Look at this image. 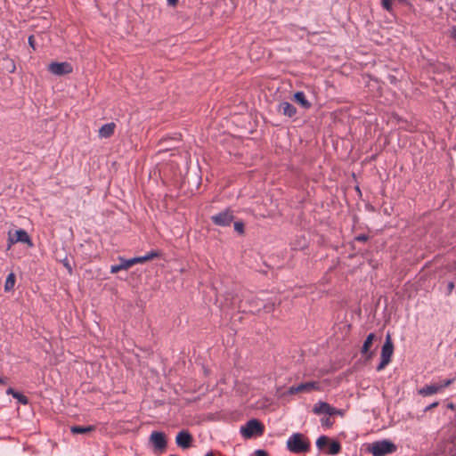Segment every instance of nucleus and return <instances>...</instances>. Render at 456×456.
<instances>
[{
	"label": "nucleus",
	"instance_id": "f257e3e1",
	"mask_svg": "<svg viewBox=\"0 0 456 456\" xmlns=\"http://www.w3.org/2000/svg\"><path fill=\"white\" fill-rule=\"evenodd\" d=\"M287 448L293 453L305 452L310 448V443L301 433H294L287 440Z\"/></svg>",
	"mask_w": 456,
	"mask_h": 456
},
{
	"label": "nucleus",
	"instance_id": "f03ea898",
	"mask_svg": "<svg viewBox=\"0 0 456 456\" xmlns=\"http://www.w3.org/2000/svg\"><path fill=\"white\" fill-rule=\"evenodd\" d=\"M396 446L388 440L377 441L371 444L369 452L373 456H385L395 452Z\"/></svg>",
	"mask_w": 456,
	"mask_h": 456
},
{
	"label": "nucleus",
	"instance_id": "7ed1b4c3",
	"mask_svg": "<svg viewBox=\"0 0 456 456\" xmlns=\"http://www.w3.org/2000/svg\"><path fill=\"white\" fill-rule=\"evenodd\" d=\"M21 242L27 244L29 248L33 247V242L28 236V232L23 229L16 230L14 232L12 231L8 232V243L7 250L15 243Z\"/></svg>",
	"mask_w": 456,
	"mask_h": 456
},
{
	"label": "nucleus",
	"instance_id": "20e7f679",
	"mask_svg": "<svg viewBox=\"0 0 456 456\" xmlns=\"http://www.w3.org/2000/svg\"><path fill=\"white\" fill-rule=\"evenodd\" d=\"M240 433L246 438H249L254 435H261L263 433V426L257 419H253L240 427Z\"/></svg>",
	"mask_w": 456,
	"mask_h": 456
},
{
	"label": "nucleus",
	"instance_id": "39448f33",
	"mask_svg": "<svg viewBox=\"0 0 456 456\" xmlns=\"http://www.w3.org/2000/svg\"><path fill=\"white\" fill-rule=\"evenodd\" d=\"M47 69L51 74L60 77L70 74L73 71V67L69 62L67 61H53L48 64Z\"/></svg>",
	"mask_w": 456,
	"mask_h": 456
},
{
	"label": "nucleus",
	"instance_id": "423d86ee",
	"mask_svg": "<svg viewBox=\"0 0 456 456\" xmlns=\"http://www.w3.org/2000/svg\"><path fill=\"white\" fill-rule=\"evenodd\" d=\"M233 218L234 216L232 212L229 208H226L221 211L220 213L213 216L211 217V220L216 225L229 226L232 224Z\"/></svg>",
	"mask_w": 456,
	"mask_h": 456
},
{
	"label": "nucleus",
	"instance_id": "0eeeda50",
	"mask_svg": "<svg viewBox=\"0 0 456 456\" xmlns=\"http://www.w3.org/2000/svg\"><path fill=\"white\" fill-rule=\"evenodd\" d=\"M149 440L156 450L163 451L167 447V439L163 432H151Z\"/></svg>",
	"mask_w": 456,
	"mask_h": 456
},
{
	"label": "nucleus",
	"instance_id": "6e6552de",
	"mask_svg": "<svg viewBox=\"0 0 456 456\" xmlns=\"http://www.w3.org/2000/svg\"><path fill=\"white\" fill-rule=\"evenodd\" d=\"M191 440L192 437L191 434L185 430L180 431L175 437L176 444L183 449L189 448L191 446Z\"/></svg>",
	"mask_w": 456,
	"mask_h": 456
},
{
	"label": "nucleus",
	"instance_id": "1a4fd4ad",
	"mask_svg": "<svg viewBox=\"0 0 456 456\" xmlns=\"http://www.w3.org/2000/svg\"><path fill=\"white\" fill-rule=\"evenodd\" d=\"M394 353V345L390 334H387L385 342L381 348V358L391 361Z\"/></svg>",
	"mask_w": 456,
	"mask_h": 456
},
{
	"label": "nucleus",
	"instance_id": "9d476101",
	"mask_svg": "<svg viewBox=\"0 0 456 456\" xmlns=\"http://www.w3.org/2000/svg\"><path fill=\"white\" fill-rule=\"evenodd\" d=\"M313 411L315 414H327L330 416L336 413L335 408L322 401H319L314 404Z\"/></svg>",
	"mask_w": 456,
	"mask_h": 456
},
{
	"label": "nucleus",
	"instance_id": "9b49d317",
	"mask_svg": "<svg viewBox=\"0 0 456 456\" xmlns=\"http://www.w3.org/2000/svg\"><path fill=\"white\" fill-rule=\"evenodd\" d=\"M277 110L282 115L292 118L297 114V109L288 102H282L277 106Z\"/></svg>",
	"mask_w": 456,
	"mask_h": 456
},
{
	"label": "nucleus",
	"instance_id": "f8f14e48",
	"mask_svg": "<svg viewBox=\"0 0 456 456\" xmlns=\"http://www.w3.org/2000/svg\"><path fill=\"white\" fill-rule=\"evenodd\" d=\"M118 259L120 262L118 265H113L110 266L111 273H117L118 272H119L121 270H127L128 268H130L131 266H133L134 265L133 258L126 259V258H123L120 256V257H118Z\"/></svg>",
	"mask_w": 456,
	"mask_h": 456
},
{
	"label": "nucleus",
	"instance_id": "ddd939ff",
	"mask_svg": "<svg viewBox=\"0 0 456 456\" xmlns=\"http://www.w3.org/2000/svg\"><path fill=\"white\" fill-rule=\"evenodd\" d=\"M115 127H116V125L113 122L102 125L99 129V137L100 138L110 137L114 134Z\"/></svg>",
	"mask_w": 456,
	"mask_h": 456
},
{
	"label": "nucleus",
	"instance_id": "4468645a",
	"mask_svg": "<svg viewBox=\"0 0 456 456\" xmlns=\"http://www.w3.org/2000/svg\"><path fill=\"white\" fill-rule=\"evenodd\" d=\"M440 392L438 384H430L423 387L419 390V394L423 396H428Z\"/></svg>",
	"mask_w": 456,
	"mask_h": 456
},
{
	"label": "nucleus",
	"instance_id": "2eb2a0df",
	"mask_svg": "<svg viewBox=\"0 0 456 456\" xmlns=\"http://www.w3.org/2000/svg\"><path fill=\"white\" fill-rule=\"evenodd\" d=\"M160 254L159 251H156V250H151L150 252H148L146 255L144 256H136V257H133V261L135 264H142V263H144L148 260H151V259H153L157 256H159Z\"/></svg>",
	"mask_w": 456,
	"mask_h": 456
},
{
	"label": "nucleus",
	"instance_id": "dca6fc26",
	"mask_svg": "<svg viewBox=\"0 0 456 456\" xmlns=\"http://www.w3.org/2000/svg\"><path fill=\"white\" fill-rule=\"evenodd\" d=\"M2 67L7 73H14L16 70L14 61L9 57L2 59Z\"/></svg>",
	"mask_w": 456,
	"mask_h": 456
},
{
	"label": "nucleus",
	"instance_id": "f3484780",
	"mask_svg": "<svg viewBox=\"0 0 456 456\" xmlns=\"http://www.w3.org/2000/svg\"><path fill=\"white\" fill-rule=\"evenodd\" d=\"M299 388L301 392H310L312 390H320L321 387L317 381H309L299 384Z\"/></svg>",
	"mask_w": 456,
	"mask_h": 456
},
{
	"label": "nucleus",
	"instance_id": "a211bd4d",
	"mask_svg": "<svg viewBox=\"0 0 456 456\" xmlns=\"http://www.w3.org/2000/svg\"><path fill=\"white\" fill-rule=\"evenodd\" d=\"M294 99L298 102L304 109H309L311 103L306 100L305 95L303 92H297L294 94Z\"/></svg>",
	"mask_w": 456,
	"mask_h": 456
},
{
	"label": "nucleus",
	"instance_id": "6ab92c4d",
	"mask_svg": "<svg viewBox=\"0 0 456 456\" xmlns=\"http://www.w3.org/2000/svg\"><path fill=\"white\" fill-rule=\"evenodd\" d=\"M95 429V427L94 426H86V427H82V426H73L70 428V432L72 434H86V433H88V432H92Z\"/></svg>",
	"mask_w": 456,
	"mask_h": 456
},
{
	"label": "nucleus",
	"instance_id": "aec40b11",
	"mask_svg": "<svg viewBox=\"0 0 456 456\" xmlns=\"http://www.w3.org/2000/svg\"><path fill=\"white\" fill-rule=\"evenodd\" d=\"M374 338H375V334H374V333H370V334L367 336L366 339H365V340H364V342H363V345H362V349H361V353H362V354H368V352H369V350H370V346H371V345H372V343H373Z\"/></svg>",
	"mask_w": 456,
	"mask_h": 456
},
{
	"label": "nucleus",
	"instance_id": "412c9836",
	"mask_svg": "<svg viewBox=\"0 0 456 456\" xmlns=\"http://www.w3.org/2000/svg\"><path fill=\"white\" fill-rule=\"evenodd\" d=\"M15 281H16L15 274L13 273H9L5 280L4 290L5 291L12 290L15 286Z\"/></svg>",
	"mask_w": 456,
	"mask_h": 456
},
{
	"label": "nucleus",
	"instance_id": "4be33fe9",
	"mask_svg": "<svg viewBox=\"0 0 456 456\" xmlns=\"http://www.w3.org/2000/svg\"><path fill=\"white\" fill-rule=\"evenodd\" d=\"M340 449H341L340 444L337 441H333L330 444L329 453L331 455H336L339 452Z\"/></svg>",
	"mask_w": 456,
	"mask_h": 456
},
{
	"label": "nucleus",
	"instance_id": "5701e85b",
	"mask_svg": "<svg viewBox=\"0 0 456 456\" xmlns=\"http://www.w3.org/2000/svg\"><path fill=\"white\" fill-rule=\"evenodd\" d=\"M328 437L325 436H321L317 440H316V446L318 447V449L322 450L327 444H328Z\"/></svg>",
	"mask_w": 456,
	"mask_h": 456
},
{
	"label": "nucleus",
	"instance_id": "b1692460",
	"mask_svg": "<svg viewBox=\"0 0 456 456\" xmlns=\"http://www.w3.org/2000/svg\"><path fill=\"white\" fill-rule=\"evenodd\" d=\"M15 399H17L21 404L26 405L28 403V399L26 395H22L21 393L17 392L16 395H14Z\"/></svg>",
	"mask_w": 456,
	"mask_h": 456
},
{
	"label": "nucleus",
	"instance_id": "393cba45",
	"mask_svg": "<svg viewBox=\"0 0 456 456\" xmlns=\"http://www.w3.org/2000/svg\"><path fill=\"white\" fill-rule=\"evenodd\" d=\"M453 381H454V379H448L443 380L440 383H437L440 387V391L443 390L444 388L449 387L451 384L453 383Z\"/></svg>",
	"mask_w": 456,
	"mask_h": 456
},
{
	"label": "nucleus",
	"instance_id": "a878e982",
	"mask_svg": "<svg viewBox=\"0 0 456 456\" xmlns=\"http://www.w3.org/2000/svg\"><path fill=\"white\" fill-rule=\"evenodd\" d=\"M394 0H382L381 5L382 7L387 10V12H391L392 10V3Z\"/></svg>",
	"mask_w": 456,
	"mask_h": 456
},
{
	"label": "nucleus",
	"instance_id": "bb28decb",
	"mask_svg": "<svg viewBox=\"0 0 456 456\" xmlns=\"http://www.w3.org/2000/svg\"><path fill=\"white\" fill-rule=\"evenodd\" d=\"M234 230L240 234H242L244 232V224L242 222H235Z\"/></svg>",
	"mask_w": 456,
	"mask_h": 456
},
{
	"label": "nucleus",
	"instance_id": "cd10ccee",
	"mask_svg": "<svg viewBox=\"0 0 456 456\" xmlns=\"http://www.w3.org/2000/svg\"><path fill=\"white\" fill-rule=\"evenodd\" d=\"M390 362L389 360L387 359H384V358H381V361L379 363V365L377 366V370L378 371H380L382 370L388 363Z\"/></svg>",
	"mask_w": 456,
	"mask_h": 456
},
{
	"label": "nucleus",
	"instance_id": "c85d7f7f",
	"mask_svg": "<svg viewBox=\"0 0 456 456\" xmlns=\"http://www.w3.org/2000/svg\"><path fill=\"white\" fill-rule=\"evenodd\" d=\"M299 392H301V391H300V388H299V385H297V386L290 387L288 389L286 394L289 395H294L296 393H299Z\"/></svg>",
	"mask_w": 456,
	"mask_h": 456
},
{
	"label": "nucleus",
	"instance_id": "c756f323",
	"mask_svg": "<svg viewBox=\"0 0 456 456\" xmlns=\"http://www.w3.org/2000/svg\"><path fill=\"white\" fill-rule=\"evenodd\" d=\"M264 309L265 312L270 313V312L273 311L274 304L273 303L265 304V305H264Z\"/></svg>",
	"mask_w": 456,
	"mask_h": 456
},
{
	"label": "nucleus",
	"instance_id": "7c9ffc66",
	"mask_svg": "<svg viewBox=\"0 0 456 456\" xmlns=\"http://www.w3.org/2000/svg\"><path fill=\"white\" fill-rule=\"evenodd\" d=\"M368 240V236L366 234H359L355 237V240L360 242H365Z\"/></svg>",
	"mask_w": 456,
	"mask_h": 456
},
{
	"label": "nucleus",
	"instance_id": "2f4dec72",
	"mask_svg": "<svg viewBox=\"0 0 456 456\" xmlns=\"http://www.w3.org/2000/svg\"><path fill=\"white\" fill-rule=\"evenodd\" d=\"M437 405H438V402H434L433 403H431V404H429V405L426 406V407H425V409H424V411H430L431 409H433V408L436 407Z\"/></svg>",
	"mask_w": 456,
	"mask_h": 456
},
{
	"label": "nucleus",
	"instance_id": "473e14b6",
	"mask_svg": "<svg viewBox=\"0 0 456 456\" xmlns=\"http://www.w3.org/2000/svg\"><path fill=\"white\" fill-rule=\"evenodd\" d=\"M28 45L33 48L35 49V40H34V37L33 36H30L28 37Z\"/></svg>",
	"mask_w": 456,
	"mask_h": 456
},
{
	"label": "nucleus",
	"instance_id": "72a5a7b5",
	"mask_svg": "<svg viewBox=\"0 0 456 456\" xmlns=\"http://www.w3.org/2000/svg\"><path fill=\"white\" fill-rule=\"evenodd\" d=\"M255 456H266V452L264 450H256Z\"/></svg>",
	"mask_w": 456,
	"mask_h": 456
},
{
	"label": "nucleus",
	"instance_id": "f704fd0d",
	"mask_svg": "<svg viewBox=\"0 0 456 456\" xmlns=\"http://www.w3.org/2000/svg\"><path fill=\"white\" fill-rule=\"evenodd\" d=\"M17 391H15L13 388L12 387H9L7 390H6V394L7 395H11L12 397H14V395H16Z\"/></svg>",
	"mask_w": 456,
	"mask_h": 456
},
{
	"label": "nucleus",
	"instance_id": "c9c22d12",
	"mask_svg": "<svg viewBox=\"0 0 456 456\" xmlns=\"http://www.w3.org/2000/svg\"><path fill=\"white\" fill-rule=\"evenodd\" d=\"M64 266L68 269L69 273H71L72 268L68 261L64 262Z\"/></svg>",
	"mask_w": 456,
	"mask_h": 456
},
{
	"label": "nucleus",
	"instance_id": "e433bc0d",
	"mask_svg": "<svg viewBox=\"0 0 456 456\" xmlns=\"http://www.w3.org/2000/svg\"><path fill=\"white\" fill-rule=\"evenodd\" d=\"M167 1L168 5H171V6H175L178 3V0H167Z\"/></svg>",
	"mask_w": 456,
	"mask_h": 456
},
{
	"label": "nucleus",
	"instance_id": "4c0bfd02",
	"mask_svg": "<svg viewBox=\"0 0 456 456\" xmlns=\"http://www.w3.org/2000/svg\"><path fill=\"white\" fill-rule=\"evenodd\" d=\"M0 384H6V379L0 377Z\"/></svg>",
	"mask_w": 456,
	"mask_h": 456
},
{
	"label": "nucleus",
	"instance_id": "58836bf2",
	"mask_svg": "<svg viewBox=\"0 0 456 456\" xmlns=\"http://www.w3.org/2000/svg\"><path fill=\"white\" fill-rule=\"evenodd\" d=\"M205 456H214L213 452H208L206 453Z\"/></svg>",
	"mask_w": 456,
	"mask_h": 456
},
{
	"label": "nucleus",
	"instance_id": "ea45409f",
	"mask_svg": "<svg viewBox=\"0 0 456 456\" xmlns=\"http://www.w3.org/2000/svg\"><path fill=\"white\" fill-rule=\"evenodd\" d=\"M448 408H450V409H453V408H454L453 403H449V404H448Z\"/></svg>",
	"mask_w": 456,
	"mask_h": 456
}]
</instances>
